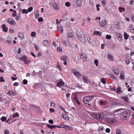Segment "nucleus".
Wrapping results in <instances>:
<instances>
[{"mask_svg":"<svg viewBox=\"0 0 134 134\" xmlns=\"http://www.w3.org/2000/svg\"><path fill=\"white\" fill-rule=\"evenodd\" d=\"M93 96H92L86 97L84 98L83 101L85 103L90 105L91 101H93Z\"/></svg>","mask_w":134,"mask_h":134,"instance_id":"nucleus-1","label":"nucleus"},{"mask_svg":"<svg viewBox=\"0 0 134 134\" xmlns=\"http://www.w3.org/2000/svg\"><path fill=\"white\" fill-rule=\"evenodd\" d=\"M124 110H124L122 113L121 117V119L123 120H126L127 119V117L129 115V114H128L129 113V112L128 111Z\"/></svg>","mask_w":134,"mask_h":134,"instance_id":"nucleus-2","label":"nucleus"},{"mask_svg":"<svg viewBox=\"0 0 134 134\" xmlns=\"http://www.w3.org/2000/svg\"><path fill=\"white\" fill-rule=\"evenodd\" d=\"M105 121L108 124H111L115 123L116 120L114 118L107 117L105 118Z\"/></svg>","mask_w":134,"mask_h":134,"instance_id":"nucleus-3","label":"nucleus"},{"mask_svg":"<svg viewBox=\"0 0 134 134\" xmlns=\"http://www.w3.org/2000/svg\"><path fill=\"white\" fill-rule=\"evenodd\" d=\"M78 38L80 40L81 42L83 43L85 42V36L82 32H80L77 34Z\"/></svg>","mask_w":134,"mask_h":134,"instance_id":"nucleus-4","label":"nucleus"},{"mask_svg":"<svg viewBox=\"0 0 134 134\" xmlns=\"http://www.w3.org/2000/svg\"><path fill=\"white\" fill-rule=\"evenodd\" d=\"M103 114H93L91 116L97 120H102V119Z\"/></svg>","mask_w":134,"mask_h":134,"instance_id":"nucleus-5","label":"nucleus"},{"mask_svg":"<svg viewBox=\"0 0 134 134\" xmlns=\"http://www.w3.org/2000/svg\"><path fill=\"white\" fill-rule=\"evenodd\" d=\"M72 71L73 74L75 76L80 78L82 77L81 75L76 69H72Z\"/></svg>","mask_w":134,"mask_h":134,"instance_id":"nucleus-6","label":"nucleus"},{"mask_svg":"<svg viewBox=\"0 0 134 134\" xmlns=\"http://www.w3.org/2000/svg\"><path fill=\"white\" fill-rule=\"evenodd\" d=\"M7 22L12 26L15 25L16 24L15 21L12 18L8 19Z\"/></svg>","mask_w":134,"mask_h":134,"instance_id":"nucleus-7","label":"nucleus"},{"mask_svg":"<svg viewBox=\"0 0 134 134\" xmlns=\"http://www.w3.org/2000/svg\"><path fill=\"white\" fill-rule=\"evenodd\" d=\"M113 71L114 74L116 76H119L120 74V70L116 68H114L113 69Z\"/></svg>","mask_w":134,"mask_h":134,"instance_id":"nucleus-8","label":"nucleus"},{"mask_svg":"<svg viewBox=\"0 0 134 134\" xmlns=\"http://www.w3.org/2000/svg\"><path fill=\"white\" fill-rule=\"evenodd\" d=\"M80 57L81 59L84 62H85L87 60V57L86 54L83 53H81Z\"/></svg>","mask_w":134,"mask_h":134,"instance_id":"nucleus-9","label":"nucleus"},{"mask_svg":"<svg viewBox=\"0 0 134 134\" xmlns=\"http://www.w3.org/2000/svg\"><path fill=\"white\" fill-rule=\"evenodd\" d=\"M61 59L64 61L63 63L65 65H66L67 64L66 61L68 60V57L65 56H63L61 57Z\"/></svg>","mask_w":134,"mask_h":134,"instance_id":"nucleus-10","label":"nucleus"},{"mask_svg":"<svg viewBox=\"0 0 134 134\" xmlns=\"http://www.w3.org/2000/svg\"><path fill=\"white\" fill-rule=\"evenodd\" d=\"M121 98H122L127 103H130L129 100V98L127 96H121Z\"/></svg>","mask_w":134,"mask_h":134,"instance_id":"nucleus-11","label":"nucleus"},{"mask_svg":"<svg viewBox=\"0 0 134 134\" xmlns=\"http://www.w3.org/2000/svg\"><path fill=\"white\" fill-rule=\"evenodd\" d=\"M73 35V32L71 30H69L68 33V38H72Z\"/></svg>","mask_w":134,"mask_h":134,"instance_id":"nucleus-12","label":"nucleus"},{"mask_svg":"<svg viewBox=\"0 0 134 134\" xmlns=\"http://www.w3.org/2000/svg\"><path fill=\"white\" fill-rule=\"evenodd\" d=\"M116 36L118 40L120 41H122V36L121 34L120 33H117Z\"/></svg>","mask_w":134,"mask_h":134,"instance_id":"nucleus-13","label":"nucleus"},{"mask_svg":"<svg viewBox=\"0 0 134 134\" xmlns=\"http://www.w3.org/2000/svg\"><path fill=\"white\" fill-rule=\"evenodd\" d=\"M107 58L109 60L111 61H113V57L111 53H108L107 54Z\"/></svg>","mask_w":134,"mask_h":134,"instance_id":"nucleus-14","label":"nucleus"},{"mask_svg":"<svg viewBox=\"0 0 134 134\" xmlns=\"http://www.w3.org/2000/svg\"><path fill=\"white\" fill-rule=\"evenodd\" d=\"M75 2L76 5L79 7H81L82 5L81 0H74Z\"/></svg>","mask_w":134,"mask_h":134,"instance_id":"nucleus-15","label":"nucleus"},{"mask_svg":"<svg viewBox=\"0 0 134 134\" xmlns=\"http://www.w3.org/2000/svg\"><path fill=\"white\" fill-rule=\"evenodd\" d=\"M106 25V22L105 20H104L101 21L99 24V25L101 27H104Z\"/></svg>","mask_w":134,"mask_h":134,"instance_id":"nucleus-16","label":"nucleus"},{"mask_svg":"<svg viewBox=\"0 0 134 134\" xmlns=\"http://www.w3.org/2000/svg\"><path fill=\"white\" fill-rule=\"evenodd\" d=\"M57 30L59 33H62L63 32V27L61 26H57Z\"/></svg>","mask_w":134,"mask_h":134,"instance_id":"nucleus-17","label":"nucleus"},{"mask_svg":"<svg viewBox=\"0 0 134 134\" xmlns=\"http://www.w3.org/2000/svg\"><path fill=\"white\" fill-rule=\"evenodd\" d=\"M112 104L114 105L119 106L121 105V103L117 100L114 101L112 103Z\"/></svg>","mask_w":134,"mask_h":134,"instance_id":"nucleus-18","label":"nucleus"},{"mask_svg":"<svg viewBox=\"0 0 134 134\" xmlns=\"http://www.w3.org/2000/svg\"><path fill=\"white\" fill-rule=\"evenodd\" d=\"M119 77L121 80H124L125 79V73L124 72H121Z\"/></svg>","mask_w":134,"mask_h":134,"instance_id":"nucleus-19","label":"nucleus"},{"mask_svg":"<svg viewBox=\"0 0 134 134\" xmlns=\"http://www.w3.org/2000/svg\"><path fill=\"white\" fill-rule=\"evenodd\" d=\"M53 6L54 9L55 10H58L59 8L58 4L57 2H54L53 3Z\"/></svg>","mask_w":134,"mask_h":134,"instance_id":"nucleus-20","label":"nucleus"},{"mask_svg":"<svg viewBox=\"0 0 134 134\" xmlns=\"http://www.w3.org/2000/svg\"><path fill=\"white\" fill-rule=\"evenodd\" d=\"M62 116L63 118L66 120H69V117L68 115L66 114H63Z\"/></svg>","mask_w":134,"mask_h":134,"instance_id":"nucleus-21","label":"nucleus"},{"mask_svg":"<svg viewBox=\"0 0 134 134\" xmlns=\"http://www.w3.org/2000/svg\"><path fill=\"white\" fill-rule=\"evenodd\" d=\"M129 30L132 33H134V26L133 25H131L129 27Z\"/></svg>","mask_w":134,"mask_h":134,"instance_id":"nucleus-22","label":"nucleus"},{"mask_svg":"<svg viewBox=\"0 0 134 134\" xmlns=\"http://www.w3.org/2000/svg\"><path fill=\"white\" fill-rule=\"evenodd\" d=\"M64 83L63 81H59L57 84V86L58 87H60L61 86H63Z\"/></svg>","mask_w":134,"mask_h":134,"instance_id":"nucleus-23","label":"nucleus"},{"mask_svg":"<svg viewBox=\"0 0 134 134\" xmlns=\"http://www.w3.org/2000/svg\"><path fill=\"white\" fill-rule=\"evenodd\" d=\"M2 27L3 28V30L5 32H6L7 31L8 28L7 27H6L5 24H3L2 26Z\"/></svg>","mask_w":134,"mask_h":134,"instance_id":"nucleus-24","label":"nucleus"},{"mask_svg":"<svg viewBox=\"0 0 134 134\" xmlns=\"http://www.w3.org/2000/svg\"><path fill=\"white\" fill-rule=\"evenodd\" d=\"M117 110H118V114L119 115H121L123 111L124 110V109L123 108H120L118 109H117Z\"/></svg>","mask_w":134,"mask_h":134,"instance_id":"nucleus-25","label":"nucleus"},{"mask_svg":"<svg viewBox=\"0 0 134 134\" xmlns=\"http://www.w3.org/2000/svg\"><path fill=\"white\" fill-rule=\"evenodd\" d=\"M93 34L95 35L100 36L101 34L100 32L99 31L95 30L93 32Z\"/></svg>","mask_w":134,"mask_h":134,"instance_id":"nucleus-26","label":"nucleus"},{"mask_svg":"<svg viewBox=\"0 0 134 134\" xmlns=\"http://www.w3.org/2000/svg\"><path fill=\"white\" fill-rule=\"evenodd\" d=\"M107 75L109 76L112 79L114 80H116V77H115L113 75L109 74H107Z\"/></svg>","mask_w":134,"mask_h":134,"instance_id":"nucleus-27","label":"nucleus"},{"mask_svg":"<svg viewBox=\"0 0 134 134\" xmlns=\"http://www.w3.org/2000/svg\"><path fill=\"white\" fill-rule=\"evenodd\" d=\"M43 44L46 46H49V44L47 40H44L43 42Z\"/></svg>","mask_w":134,"mask_h":134,"instance_id":"nucleus-28","label":"nucleus"},{"mask_svg":"<svg viewBox=\"0 0 134 134\" xmlns=\"http://www.w3.org/2000/svg\"><path fill=\"white\" fill-rule=\"evenodd\" d=\"M35 18L36 19L38 18V17H39L38 11H36V12L35 13Z\"/></svg>","mask_w":134,"mask_h":134,"instance_id":"nucleus-29","label":"nucleus"},{"mask_svg":"<svg viewBox=\"0 0 134 134\" xmlns=\"http://www.w3.org/2000/svg\"><path fill=\"white\" fill-rule=\"evenodd\" d=\"M47 126L49 128L51 129H52L56 127L57 126L53 125L48 124L47 125Z\"/></svg>","mask_w":134,"mask_h":134,"instance_id":"nucleus-30","label":"nucleus"},{"mask_svg":"<svg viewBox=\"0 0 134 134\" xmlns=\"http://www.w3.org/2000/svg\"><path fill=\"white\" fill-rule=\"evenodd\" d=\"M24 36V34L23 33L21 32L19 33L18 37L21 39H22L23 38Z\"/></svg>","mask_w":134,"mask_h":134,"instance_id":"nucleus-31","label":"nucleus"},{"mask_svg":"<svg viewBox=\"0 0 134 134\" xmlns=\"http://www.w3.org/2000/svg\"><path fill=\"white\" fill-rule=\"evenodd\" d=\"M74 95H75V96L74 97V100L78 104H80V103L79 101H78V100L77 99V97H76V95L75 94Z\"/></svg>","mask_w":134,"mask_h":134,"instance_id":"nucleus-32","label":"nucleus"},{"mask_svg":"<svg viewBox=\"0 0 134 134\" xmlns=\"http://www.w3.org/2000/svg\"><path fill=\"white\" fill-rule=\"evenodd\" d=\"M57 51L58 52L60 53H61L62 51V47L60 46H59L57 48Z\"/></svg>","mask_w":134,"mask_h":134,"instance_id":"nucleus-33","label":"nucleus"},{"mask_svg":"<svg viewBox=\"0 0 134 134\" xmlns=\"http://www.w3.org/2000/svg\"><path fill=\"white\" fill-rule=\"evenodd\" d=\"M27 58L26 56H24L21 57L20 58V60H21L24 61L26 59H27Z\"/></svg>","mask_w":134,"mask_h":134,"instance_id":"nucleus-34","label":"nucleus"},{"mask_svg":"<svg viewBox=\"0 0 134 134\" xmlns=\"http://www.w3.org/2000/svg\"><path fill=\"white\" fill-rule=\"evenodd\" d=\"M124 37L125 39L127 40L128 38L129 35L127 34L126 32H125L124 33Z\"/></svg>","mask_w":134,"mask_h":134,"instance_id":"nucleus-35","label":"nucleus"},{"mask_svg":"<svg viewBox=\"0 0 134 134\" xmlns=\"http://www.w3.org/2000/svg\"><path fill=\"white\" fill-rule=\"evenodd\" d=\"M119 11L120 12H122V11H124L125 10V8H124L119 7L118 9Z\"/></svg>","mask_w":134,"mask_h":134,"instance_id":"nucleus-36","label":"nucleus"},{"mask_svg":"<svg viewBox=\"0 0 134 134\" xmlns=\"http://www.w3.org/2000/svg\"><path fill=\"white\" fill-rule=\"evenodd\" d=\"M116 92L117 93H119L121 92V88L120 87H118L117 88L116 90Z\"/></svg>","mask_w":134,"mask_h":134,"instance_id":"nucleus-37","label":"nucleus"},{"mask_svg":"<svg viewBox=\"0 0 134 134\" xmlns=\"http://www.w3.org/2000/svg\"><path fill=\"white\" fill-rule=\"evenodd\" d=\"M116 134H124L123 133L121 132L120 130L117 129L116 130Z\"/></svg>","mask_w":134,"mask_h":134,"instance_id":"nucleus-38","label":"nucleus"},{"mask_svg":"<svg viewBox=\"0 0 134 134\" xmlns=\"http://www.w3.org/2000/svg\"><path fill=\"white\" fill-rule=\"evenodd\" d=\"M83 80L84 82L85 83H87V79L86 76H83Z\"/></svg>","mask_w":134,"mask_h":134,"instance_id":"nucleus-39","label":"nucleus"},{"mask_svg":"<svg viewBox=\"0 0 134 134\" xmlns=\"http://www.w3.org/2000/svg\"><path fill=\"white\" fill-rule=\"evenodd\" d=\"M87 40L88 42L91 44L93 42V40L92 39L90 38H89L87 39Z\"/></svg>","mask_w":134,"mask_h":134,"instance_id":"nucleus-40","label":"nucleus"},{"mask_svg":"<svg viewBox=\"0 0 134 134\" xmlns=\"http://www.w3.org/2000/svg\"><path fill=\"white\" fill-rule=\"evenodd\" d=\"M22 12L23 14H27L28 13V11L27 10L24 9L22 10Z\"/></svg>","mask_w":134,"mask_h":134,"instance_id":"nucleus-41","label":"nucleus"},{"mask_svg":"<svg viewBox=\"0 0 134 134\" xmlns=\"http://www.w3.org/2000/svg\"><path fill=\"white\" fill-rule=\"evenodd\" d=\"M8 93L10 95H12L13 96H14L15 95V93L13 92H12L11 91H9Z\"/></svg>","mask_w":134,"mask_h":134,"instance_id":"nucleus-42","label":"nucleus"},{"mask_svg":"<svg viewBox=\"0 0 134 134\" xmlns=\"http://www.w3.org/2000/svg\"><path fill=\"white\" fill-rule=\"evenodd\" d=\"M44 92H45V91H44V92H43V94H44L45 95V96H46V97H49V96L50 95V94H49V93L48 92H46V93H44Z\"/></svg>","mask_w":134,"mask_h":134,"instance_id":"nucleus-43","label":"nucleus"},{"mask_svg":"<svg viewBox=\"0 0 134 134\" xmlns=\"http://www.w3.org/2000/svg\"><path fill=\"white\" fill-rule=\"evenodd\" d=\"M36 33L34 31L32 32L31 34V35L32 37H34L36 36Z\"/></svg>","mask_w":134,"mask_h":134,"instance_id":"nucleus-44","label":"nucleus"},{"mask_svg":"<svg viewBox=\"0 0 134 134\" xmlns=\"http://www.w3.org/2000/svg\"><path fill=\"white\" fill-rule=\"evenodd\" d=\"M101 2L102 5L104 6H105L106 4L105 0H101Z\"/></svg>","mask_w":134,"mask_h":134,"instance_id":"nucleus-45","label":"nucleus"},{"mask_svg":"<svg viewBox=\"0 0 134 134\" xmlns=\"http://www.w3.org/2000/svg\"><path fill=\"white\" fill-rule=\"evenodd\" d=\"M113 115L115 116L116 115H119L118 113V110H115L114 111L113 113Z\"/></svg>","mask_w":134,"mask_h":134,"instance_id":"nucleus-46","label":"nucleus"},{"mask_svg":"<svg viewBox=\"0 0 134 134\" xmlns=\"http://www.w3.org/2000/svg\"><path fill=\"white\" fill-rule=\"evenodd\" d=\"M6 119L7 118L3 116L1 118V120L2 121H4L6 120Z\"/></svg>","mask_w":134,"mask_h":134,"instance_id":"nucleus-47","label":"nucleus"},{"mask_svg":"<svg viewBox=\"0 0 134 134\" xmlns=\"http://www.w3.org/2000/svg\"><path fill=\"white\" fill-rule=\"evenodd\" d=\"M50 106L51 108H54L55 106V104L53 102H52L51 103Z\"/></svg>","mask_w":134,"mask_h":134,"instance_id":"nucleus-48","label":"nucleus"},{"mask_svg":"<svg viewBox=\"0 0 134 134\" xmlns=\"http://www.w3.org/2000/svg\"><path fill=\"white\" fill-rule=\"evenodd\" d=\"M94 63L96 66H97L98 65V60L97 59L95 60Z\"/></svg>","mask_w":134,"mask_h":134,"instance_id":"nucleus-49","label":"nucleus"},{"mask_svg":"<svg viewBox=\"0 0 134 134\" xmlns=\"http://www.w3.org/2000/svg\"><path fill=\"white\" fill-rule=\"evenodd\" d=\"M33 9V7H31L28 8L27 10L28 12H30L32 11Z\"/></svg>","mask_w":134,"mask_h":134,"instance_id":"nucleus-50","label":"nucleus"},{"mask_svg":"<svg viewBox=\"0 0 134 134\" xmlns=\"http://www.w3.org/2000/svg\"><path fill=\"white\" fill-rule=\"evenodd\" d=\"M65 5L67 7H69L70 5V4L69 2H67L65 3Z\"/></svg>","mask_w":134,"mask_h":134,"instance_id":"nucleus-51","label":"nucleus"},{"mask_svg":"<svg viewBox=\"0 0 134 134\" xmlns=\"http://www.w3.org/2000/svg\"><path fill=\"white\" fill-rule=\"evenodd\" d=\"M24 62L25 64H27L30 62L29 60L27 59H26Z\"/></svg>","mask_w":134,"mask_h":134,"instance_id":"nucleus-52","label":"nucleus"},{"mask_svg":"<svg viewBox=\"0 0 134 134\" xmlns=\"http://www.w3.org/2000/svg\"><path fill=\"white\" fill-rule=\"evenodd\" d=\"M101 82L104 84L106 83V81L105 79L104 78H102L101 79Z\"/></svg>","mask_w":134,"mask_h":134,"instance_id":"nucleus-53","label":"nucleus"},{"mask_svg":"<svg viewBox=\"0 0 134 134\" xmlns=\"http://www.w3.org/2000/svg\"><path fill=\"white\" fill-rule=\"evenodd\" d=\"M34 47L35 50L36 51H38L39 49L38 46L37 45H36L35 44H34Z\"/></svg>","mask_w":134,"mask_h":134,"instance_id":"nucleus-54","label":"nucleus"},{"mask_svg":"<svg viewBox=\"0 0 134 134\" xmlns=\"http://www.w3.org/2000/svg\"><path fill=\"white\" fill-rule=\"evenodd\" d=\"M18 116H19V115L17 113L14 114L13 115V117L14 118Z\"/></svg>","mask_w":134,"mask_h":134,"instance_id":"nucleus-55","label":"nucleus"},{"mask_svg":"<svg viewBox=\"0 0 134 134\" xmlns=\"http://www.w3.org/2000/svg\"><path fill=\"white\" fill-rule=\"evenodd\" d=\"M62 42L63 44L66 47L67 46V43L66 41L65 40H62Z\"/></svg>","mask_w":134,"mask_h":134,"instance_id":"nucleus-56","label":"nucleus"},{"mask_svg":"<svg viewBox=\"0 0 134 134\" xmlns=\"http://www.w3.org/2000/svg\"><path fill=\"white\" fill-rule=\"evenodd\" d=\"M9 131L8 130H5L4 131V134H9Z\"/></svg>","mask_w":134,"mask_h":134,"instance_id":"nucleus-57","label":"nucleus"},{"mask_svg":"<svg viewBox=\"0 0 134 134\" xmlns=\"http://www.w3.org/2000/svg\"><path fill=\"white\" fill-rule=\"evenodd\" d=\"M63 128H65L66 130H68L69 128V126L66 125H64Z\"/></svg>","mask_w":134,"mask_h":134,"instance_id":"nucleus-58","label":"nucleus"},{"mask_svg":"<svg viewBox=\"0 0 134 134\" xmlns=\"http://www.w3.org/2000/svg\"><path fill=\"white\" fill-rule=\"evenodd\" d=\"M106 38L107 39H110L111 38V36L109 35H107L106 36Z\"/></svg>","mask_w":134,"mask_h":134,"instance_id":"nucleus-59","label":"nucleus"},{"mask_svg":"<svg viewBox=\"0 0 134 134\" xmlns=\"http://www.w3.org/2000/svg\"><path fill=\"white\" fill-rule=\"evenodd\" d=\"M38 21L39 22H42L43 21V19L42 17H40L39 18H38Z\"/></svg>","mask_w":134,"mask_h":134,"instance_id":"nucleus-60","label":"nucleus"},{"mask_svg":"<svg viewBox=\"0 0 134 134\" xmlns=\"http://www.w3.org/2000/svg\"><path fill=\"white\" fill-rule=\"evenodd\" d=\"M56 23L57 25H58L60 24V20H59L58 19H56Z\"/></svg>","mask_w":134,"mask_h":134,"instance_id":"nucleus-61","label":"nucleus"},{"mask_svg":"<svg viewBox=\"0 0 134 134\" xmlns=\"http://www.w3.org/2000/svg\"><path fill=\"white\" fill-rule=\"evenodd\" d=\"M23 83L24 84L26 85L27 83V80L24 79L23 81Z\"/></svg>","mask_w":134,"mask_h":134,"instance_id":"nucleus-62","label":"nucleus"},{"mask_svg":"<svg viewBox=\"0 0 134 134\" xmlns=\"http://www.w3.org/2000/svg\"><path fill=\"white\" fill-rule=\"evenodd\" d=\"M96 7H97V11H99V10L100 9L99 8V7H100V5L99 4H97L96 5Z\"/></svg>","mask_w":134,"mask_h":134,"instance_id":"nucleus-63","label":"nucleus"},{"mask_svg":"<svg viewBox=\"0 0 134 134\" xmlns=\"http://www.w3.org/2000/svg\"><path fill=\"white\" fill-rule=\"evenodd\" d=\"M110 131V129L109 128H107L105 130V132L107 133H109Z\"/></svg>","mask_w":134,"mask_h":134,"instance_id":"nucleus-64","label":"nucleus"}]
</instances>
